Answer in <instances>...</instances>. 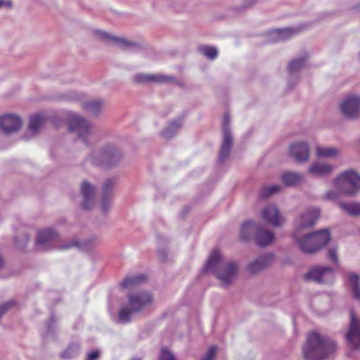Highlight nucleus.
I'll list each match as a JSON object with an SVG mask.
<instances>
[{
	"label": "nucleus",
	"mask_w": 360,
	"mask_h": 360,
	"mask_svg": "<svg viewBox=\"0 0 360 360\" xmlns=\"http://www.w3.org/2000/svg\"><path fill=\"white\" fill-rule=\"evenodd\" d=\"M281 189V186L277 184L265 186L261 191L260 196L262 198H267L271 195L278 193Z\"/></svg>",
	"instance_id": "37"
},
{
	"label": "nucleus",
	"mask_w": 360,
	"mask_h": 360,
	"mask_svg": "<svg viewBox=\"0 0 360 360\" xmlns=\"http://www.w3.org/2000/svg\"><path fill=\"white\" fill-rule=\"evenodd\" d=\"M348 282L354 299L360 300V278L358 274L351 273L348 275Z\"/></svg>",
	"instance_id": "29"
},
{
	"label": "nucleus",
	"mask_w": 360,
	"mask_h": 360,
	"mask_svg": "<svg viewBox=\"0 0 360 360\" xmlns=\"http://www.w3.org/2000/svg\"><path fill=\"white\" fill-rule=\"evenodd\" d=\"M79 349L80 346L79 344L72 343L60 354V358L63 360H70L75 358L78 355Z\"/></svg>",
	"instance_id": "33"
},
{
	"label": "nucleus",
	"mask_w": 360,
	"mask_h": 360,
	"mask_svg": "<svg viewBox=\"0 0 360 360\" xmlns=\"http://www.w3.org/2000/svg\"><path fill=\"white\" fill-rule=\"evenodd\" d=\"M82 98L81 95L76 92H70L65 96V100L67 101H76Z\"/></svg>",
	"instance_id": "49"
},
{
	"label": "nucleus",
	"mask_w": 360,
	"mask_h": 360,
	"mask_svg": "<svg viewBox=\"0 0 360 360\" xmlns=\"http://www.w3.org/2000/svg\"><path fill=\"white\" fill-rule=\"evenodd\" d=\"M160 360H176L174 355L168 349L164 347L161 349Z\"/></svg>",
	"instance_id": "43"
},
{
	"label": "nucleus",
	"mask_w": 360,
	"mask_h": 360,
	"mask_svg": "<svg viewBox=\"0 0 360 360\" xmlns=\"http://www.w3.org/2000/svg\"><path fill=\"white\" fill-rule=\"evenodd\" d=\"M103 104L104 102L102 99H96L84 103L82 108L90 113L98 115L101 112Z\"/></svg>",
	"instance_id": "31"
},
{
	"label": "nucleus",
	"mask_w": 360,
	"mask_h": 360,
	"mask_svg": "<svg viewBox=\"0 0 360 360\" xmlns=\"http://www.w3.org/2000/svg\"><path fill=\"white\" fill-rule=\"evenodd\" d=\"M222 142L218 161L223 164L229 157L233 145V135L231 131V120L228 114L224 115L222 123Z\"/></svg>",
	"instance_id": "10"
},
{
	"label": "nucleus",
	"mask_w": 360,
	"mask_h": 360,
	"mask_svg": "<svg viewBox=\"0 0 360 360\" xmlns=\"http://www.w3.org/2000/svg\"><path fill=\"white\" fill-rule=\"evenodd\" d=\"M259 224L252 221H247L241 225L240 238L242 240H248L251 238L253 234L256 233Z\"/></svg>",
	"instance_id": "25"
},
{
	"label": "nucleus",
	"mask_w": 360,
	"mask_h": 360,
	"mask_svg": "<svg viewBox=\"0 0 360 360\" xmlns=\"http://www.w3.org/2000/svg\"><path fill=\"white\" fill-rule=\"evenodd\" d=\"M274 258L271 252L259 255L247 264L246 271L250 275L258 274L272 264Z\"/></svg>",
	"instance_id": "13"
},
{
	"label": "nucleus",
	"mask_w": 360,
	"mask_h": 360,
	"mask_svg": "<svg viewBox=\"0 0 360 360\" xmlns=\"http://www.w3.org/2000/svg\"><path fill=\"white\" fill-rule=\"evenodd\" d=\"M158 257L160 261L166 262L168 259L167 251L164 249H160L158 252Z\"/></svg>",
	"instance_id": "48"
},
{
	"label": "nucleus",
	"mask_w": 360,
	"mask_h": 360,
	"mask_svg": "<svg viewBox=\"0 0 360 360\" xmlns=\"http://www.w3.org/2000/svg\"><path fill=\"white\" fill-rule=\"evenodd\" d=\"M80 192L82 196V207L85 210H91L95 204L96 187L87 181H82Z\"/></svg>",
	"instance_id": "17"
},
{
	"label": "nucleus",
	"mask_w": 360,
	"mask_h": 360,
	"mask_svg": "<svg viewBox=\"0 0 360 360\" xmlns=\"http://www.w3.org/2000/svg\"><path fill=\"white\" fill-rule=\"evenodd\" d=\"M320 210L318 208L307 209L295 221V230L302 231L304 229L313 226L318 221Z\"/></svg>",
	"instance_id": "12"
},
{
	"label": "nucleus",
	"mask_w": 360,
	"mask_h": 360,
	"mask_svg": "<svg viewBox=\"0 0 360 360\" xmlns=\"http://www.w3.org/2000/svg\"><path fill=\"white\" fill-rule=\"evenodd\" d=\"M150 74H138L133 78L134 82L137 84H148Z\"/></svg>",
	"instance_id": "44"
},
{
	"label": "nucleus",
	"mask_w": 360,
	"mask_h": 360,
	"mask_svg": "<svg viewBox=\"0 0 360 360\" xmlns=\"http://www.w3.org/2000/svg\"><path fill=\"white\" fill-rule=\"evenodd\" d=\"M257 244L260 247H266L274 240V233L258 224L255 236Z\"/></svg>",
	"instance_id": "21"
},
{
	"label": "nucleus",
	"mask_w": 360,
	"mask_h": 360,
	"mask_svg": "<svg viewBox=\"0 0 360 360\" xmlns=\"http://www.w3.org/2000/svg\"><path fill=\"white\" fill-rule=\"evenodd\" d=\"M315 153L316 157L319 158H333L338 157L341 151L339 148L335 147L316 146Z\"/></svg>",
	"instance_id": "24"
},
{
	"label": "nucleus",
	"mask_w": 360,
	"mask_h": 360,
	"mask_svg": "<svg viewBox=\"0 0 360 360\" xmlns=\"http://www.w3.org/2000/svg\"><path fill=\"white\" fill-rule=\"evenodd\" d=\"M340 110L349 118L358 116L360 114V96L352 95L347 97L342 101Z\"/></svg>",
	"instance_id": "15"
},
{
	"label": "nucleus",
	"mask_w": 360,
	"mask_h": 360,
	"mask_svg": "<svg viewBox=\"0 0 360 360\" xmlns=\"http://www.w3.org/2000/svg\"><path fill=\"white\" fill-rule=\"evenodd\" d=\"M334 169V166L330 164L316 161L308 167L307 172L311 176L323 178L330 175Z\"/></svg>",
	"instance_id": "20"
},
{
	"label": "nucleus",
	"mask_w": 360,
	"mask_h": 360,
	"mask_svg": "<svg viewBox=\"0 0 360 360\" xmlns=\"http://www.w3.org/2000/svg\"><path fill=\"white\" fill-rule=\"evenodd\" d=\"M327 191L324 194V198L328 200L337 201L340 197L343 195L339 188Z\"/></svg>",
	"instance_id": "40"
},
{
	"label": "nucleus",
	"mask_w": 360,
	"mask_h": 360,
	"mask_svg": "<svg viewBox=\"0 0 360 360\" xmlns=\"http://www.w3.org/2000/svg\"><path fill=\"white\" fill-rule=\"evenodd\" d=\"M56 321V319H55L54 317H51V323H53V322H55Z\"/></svg>",
	"instance_id": "55"
},
{
	"label": "nucleus",
	"mask_w": 360,
	"mask_h": 360,
	"mask_svg": "<svg viewBox=\"0 0 360 360\" xmlns=\"http://www.w3.org/2000/svg\"><path fill=\"white\" fill-rule=\"evenodd\" d=\"M101 356V352L99 350H94L89 352L87 355L86 360H97Z\"/></svg>",
	"instance_id": "47"
},
{
	"label": "nucleus",
	"mask_w": 360,
	"mask_h": 360,
	"mask_svg": "<svg viewBox=\"0 0 360 360\" xmlns=\"http://www.w3.org/2000/svg\"><path fill=\"white\" fill-rule=\"evenodd\" d=\"M346 340L349 346L354 349H360V320H355L353 314L351 315V321Z\"/></svg>",
	"instance_id": "18"
},
{
	"label": "nucleus",
	"mask_w": 360,
	"mask_h": 360,
	"mask_svg": "<svg viewBox=\"0 0 360 360\" xmlns=\"http://www.w3.org/2000/svg\"><path fill=\"white\" fill-rule=\"evenodd\" d=\"M93 34L95 39L108 45L117 47L123 51H131L139 47V44L134 41L122 37L113 35L101 30H94Z\"/></svg>",
	"instance_id": "8"
},
{
	"label": "nucleus",
	"mask_w": 360,
	"mask_h": 360,
	"mask_svg": "<svg viewBox=\"0 0 360 360\" xmlns=\"http://www.w3.org/2000/svg\"><path fill=\"white\" fill-rule=\"evenodd\" d=\"M146 277L144 275H138L134 276L126 277L120 283L123 289H131L139 283L145 281Z\"/></svg>",
	"instance_id": "32"
},
{
	"label": "nucleus",
	"mask_w": 360,
	"mask_h": 360,
	"mask_svg": "<svg viewBox=\"0 0 360 360\" xmlns=\"http://www.w3.org/2000/svg\"><path fill=\"white\" fill-rule=\"evenodd\" d=\"M339 207L350 216L360 215V202H339Z\"/></svg>",
	"instance_id": "30"
},
{
	"label": "nucleus",
	"mask_w": 360,
	"mask_h": 360,
	"mask_svg": "<svg viewBox=\"0 0 360 360\" xmlns=\"http://www.w3.org/2000/svg\"><path fill=\"white\" fill-rule=\"evenodd\" d=\"M59 238V233L53 229H44L39 231L35 239V245L41 250H49L52 243Z\"/></svg>",
	"instance_id": "14"
},
{
	"label": "nucleus",
	"mask_w": 360,
	"mask_h": 360,
	"mask_svg": "<svg viewBox=\"0 0 360 360\" xmlns=\"http://www.w3.org/2000/svg\"><path fill=\"white\" fill-rule=\"evenodd\" d=\"M297 33V30L292 28L276 29L269 32L268 34L269 41L276 42L288 39Z\"/></svg>",
	"instance_id": "23"
},
{
	"label": "nucleus",
	"mask_w": 360,
	"mask_h": 360,
	"mask_svg": "<svg viewBox=\"0 0 360 360\" xmlns=\"http://www.w3.org/2000/svg\"><path fill=\"white\" fill-rule=\"evenodd\" d=\"M281 179L286 186L295 187L302 184L304 177L300 172L286 171L282 173Z\"/></svg>",
	"instance_id": "22"
},
{
	"label": "nucleus",
	"mask_w": 360,
	"mask_h": 360,
	"mask_svg": "<svg viewBox=\"0 0 360 360\" xmlns=\"http://www.w3.org/2000/svg\"><path fill=\"white\" fill-rule=\"evenodd\" d=\"M217 353V347L212 346L208 349L201 360H214Z\"/></svg>",
	"instance_id": "45"
},
{
	"label": "nucleus",
	"mask_w": 360,
	"mask_h": 360,
	"mask_svg": "<svg viewBox=\"0 0 360 360\" xmlns=\"http://www.w3.org/2000/svg\"><path fill=\"white\" fill-rule=\"evenodd\" d=\"M182 127V121L180 119L174 120L170 122L168 125L162 130L161 135L166 139H170L174 136L179 129Z\"/></svg>",
	"instance_id": "27"
},
{
	"label": "nucleus",
	"mask_w": 360,
	"mask_h": 360,
	"mask_svg": "<svg viewBox=\"0 0 360 360\" xmlns=\"http://www.w3.org/2000/svg\"><path fill=\"white\" fill-rule=\"evenodd\" d=\"M98 243V238L96 236H92L79 242V250L83 251H89L95 248Z\"/></svg>",
	"instance_id": "36"
},
{
	"label": "nucleus",
	"mask_w": 360,
	"mask_h": 360,
	"mask_svg": "<svg viewBox=\"0 0 360 360\" xmlns=\"http://www.w3.org/2000/svg\"><path fill=\"white\" fill-rule=\"evenodd\" d=\"M4 6L10 8L11 6V2L5 0H0V8Z\"/></svg>",
	"instance_id": "51"
},
{
	"label": "nucleus",
	"mask_w": 360,
	"mask_h": 360,
	"mask_svg": "<svg viewBox=\"0 0 360 360\" xmlns=\"http://www.w3.org/2000/svg\"><path fill=\"white\" fill-rule=\"evenodd\" d=\"M292 238L302 252L312 255L319 251L329 243L330 234L327 229L309 233H302V231H294L292 233Z\"/></svg>",
	"instance_id": "4"
},
{
	"label": "nucleus",
	"mask_w": 360,
	"mask_h": 360,
	"mask_svg": "<svg viewBox=\"0 0 360 360\" xmlns=\"http://www.w3.org/2000/svg\"><path fill=\"white\" fill-rule=\"evenodd\" d=\"M308 58L309 55L305 52L302 53L300 57L292 60L288 66V72L293 74L304 68L307 65V62Z\"/></svg>",
	"instance_id": "26"
},
{
	"label": "nucleus",
	"mask_w": 360,
	"mask_h": 360,
	"mask_svg": "<svg viewBox=\"0 0 360 360\" xmlns=\"http://www.w3.org/2000/svg\"><path fill=\"white\" fill-rule=\"evenodd\" d=\"M48 328H49V330H51V325L50 324H49Z\"/></svg>",
	"instance_id": "56"
},
{
	"label": "nucleus",
	"mask_w": 360,
	"mask_h": 360,
	"mask_svg": "<svg viewBox=\"0 0 360 360\" xmlns=\"http://www.w3.org/2000/svg\"><path fill=\"white\" fill-rule=\"evenodd\" d=\"M261 215L266 222L276 227L281 226L285 221L281 215L278 207L274 204H269L264 207Z\"/></svg>",
	"instance_id": "16"
},
{
	"label": "nucleus",
	"mask_w": 360,
	"mask_h": 360,
	"mask_svg": "<svg viewBox=\"0 0 360 360\" xmlns=\"http://www.w3.org/2000/svg\"><path fill=\"white\" fill-rule=\"evenodd\" d=\"M239 264L235 261L224 262L221 252L214 250L203 267L205 273L213 274L222 288H228L235 281L239 272Z\"/></svg>",
	"instance_id": "1"
},
{
	"label": "nucleus",
	"mask_w": 360,
	"mask_h": 360,
	"mask_svg": "<svg viewBox=\"0 0 360 360\" xmlns=\"http://www.w3.org/2000/svg\"><path fill=\"white\" fill-rule=\"evenodd\" d=\"M303 278L318 284H331L335 278L334 269L328 266H316L309 269L303 275Z\"/></svg>",
	"instance_id": "9"
},
{
	"label": "nucleus",
	"mask_w": 360,
	"mask_h": 360,
	"mask_svg": "<svg viewBox=\"0 0 360 360\" xmlns=\"http://www.w3.org/2000/svg\"><path fill=\"white\" fill-rule=\"evenodd\" d=\"M4 265V261H3V259L1 257V256L0 255V268H1Z\"/></svg>",
	"instance_id": "52"
},
{
	"label": "nucleus",
	"mask_w": 360,
	"mask_h": 360,
	"mask_svg": "<svg viewBox=\"0 0 360 360\" xmlns=\"http://www.w3.org/2000/svg\"><path fill=\"white\" fill-rule=\"evenodd\" d=\"M79 249V242L77 240H72L70 241L65 242L58 246V249L60 250H66L71 248Z\"/></svg>",
	"instance_id": "42"
},
{
	"label": "nucleus",
	"mask_w": 360,
	"mask_h": 360,
	"mask_svg": "<svg viewBox=\"0 0 360 360\" xmlns=\"http://www.w3.org/2000/svg\"><path fill=\"white\" fill-rule=\"evenodd\" d=\"M290 155L298 162H305L309 159V148L305 142H297L290 145Z\"/></svg>",
	"instance_id": "19"
},
{
	"label": "nucleus",
	"mask_w": 360,
	"mask_h": 360,
	"mask_svg": "<svg viewBox=\"0 0 360 360\" xmlns=\"http://www.w3.org/2000/svg\"><path fill=\"white\" fill-rule=\"evenodd\" d=\"M336 348V342L330 338L318 332H311L302 347L303 358L304 360H323L333 354Z\"/></svg>",
	"instance_id": "2"
},
{
	"label": "nucleus",
	"mask_w": 360,
	"mask_h": 360,
	"mask_svg": "<svg viewBox=\"0 0 360 360\" xmlns=\"http://www.w3.org/2000/svg\"><path fill=\"white\" fill-rule=\"evenodd\" d=\"M115 184V180L111 179H106L102 185L101 196L112 198Z\"/></svg>",
	"instance_id": "35"
},
{
	"label": "nucleus",
	"mask_w": 360,
	"mask_h": 360,
	"mask_svg": "<svg viewBox=\"0 0 360 360\" xmlns=\"http://www.w3.org/2000/svg\"><path fill=\"white\" fill-rule=\"evenodd\" d=\"M328 258L334 263L338 264V257L337 255V249L335 248H332L328 251Z\"/></svg>",
	"instance_id": "46"
},
{
	"label": "nucleus",
	"mask_w": 360,
	"mask_h": 360,
	"mask_svg": "<svg viewBox=\"0 0 360 360\" xmlns=\"http://www.w3.org/2000/svg\"><path fill=\"white\" fill-rule=\"evenodd\" d=\"M357 12H360V3L355 7Z\"/></svg>",
	"instance_id": "53"
},
{
	"label": "nucleus",
	"mask_w": 360,
	"mask_h": 360,
	"mask_svg": "<svg viewBox=\"0 0 360 360\" xmlns=\"http://www.w3.org/2000/svg\"><path fill=\"white\" fill-rule=\"evenodd\" d=\"M22 126L21 117L15 114H4L0 116V133L11 135L20 131Z\"/></svg>",
	"instance_id": "11"
},
{
	"label": "nucleus",
	"mask_w": 360,
	"mask_h": 360,
	"mask_svg": "<svg viewBox=\"0 0 360 360\" xmlns=\"http://www.w3.org/2000/svg\"><path fill=\"white\" fill-rule=\"evenodd\" d=\"M333 185L344 195L355 196L360 192V175L353 170L345 171L336 177Z\"/></svg>",
	"instance_id": "6"
},
{
	"label": "nucleus",
	"mask_w": 360,
	"mask_h": 360,
	"mask_svg": "<svg viewBox=\"0 0 360 360\" xmlns=\"http://www.w3.org/2000/svg\"><path fill=\"white\" fill-rule=\"evenodd\" d=\"M70 131L75 132L86 145H90V139L94 134L93 125L84 117L70 113L68 117Z\"/></svg>",
	"instance_id": "7"
},
{
	"label": "nucleus",
	"mask_w": 360,
	"mask_h": 360,
	"mask_svg": "<svg viewBox=\"0 0 360 360\" xmlns=\"http://www.w3.org/2000/svg\"><path fill=\"white\" fill-rule=\"evenodd\" d=\"M149 83H175L177 79L174 76L165 75H151L150 74Z\"/></svg>",
	"instance_id": "34"
},
{
	"label": "nucleus",
	"mask_w": 360,
	"mask_h": 360,
	"mask_svg": "<svg viewBox=\"0 0 360 360\" xmlns=\"http://www.w3.org/2000/svg\"><path fill=\"white\" fill-rule=\"evenodd\" d=\"M46 122V117L41 114H37L30 117L28 131L32 135L37 134Z\"/></svg>",
	"instance_id": "28"
},
{
	"label": "nucleus",
	"mask_w": 360,
	"mask_h": 360,
	"mask_svg": "<svg viewBox=\"0 0 360 360\" xmlns=\"http://www.w3.org/2000/svg\"><path fill=\"white\" fill-rule=\"evenodd\" d=\"M257 0H244L243 6L245 8L251 7L256 3Z\"/></svg>",
	"instance_id": "50"
},
{
	"label": "nucleus",
	"mask_w": 360,
	"mask_h": 360,
	"mask_svg": "<svg viewBox=\"0 0 360 360\" xmlns=\"http://www.w3.org/2000/svg\"><path fill=\"white\" fill-rule=\"evenodd\" d=\"M127 298V303L121 306L117 314V322L122 324L129 323L134 314L141 313L153 303V297L148 291L129 294Z\"/></svg>",
	"instance_id": "3"
},
{
	"label": "nucleus",
	"mask_w": 360,
	"mask_h": 360,
	"mask_svg": "<svg viewBox=\"0 0 360 360\" xmlns=\"http://www.w3.org/2000/svg\"><path fill=\"white\" fill-rule=\"evenodd\" d=\"M30 240V234L27 231H23L22 236L17 234L15 237V243L20 248H25Z\"/></svg>",
	"instance_id": "38"
},
{
	"label": "nucleus",
	"mask_w": 360,
	"mask_h": 360,
	"mask_svg": "<svg viewBox=\"0 0 360 360\" xmlns=\"http://www.w3.org/2000/svg\"><path fill=\"white\" fill-rule=\"evenodd\" d=\"M112 205V198L101 196V207L103 213L109 212Z\"/></svg>",
	"instance_id": "41"
},
{
	"label": "nucleus",
	"mask_w": 360,
	"mask_h": 360,
	"mask_svg": "<svg viewBox=\"0 0 360 360\" xmlns=\"http://www.w3.org/2000/svg\"><path fill=\"white\" fill-rule=\"evenodd\" d=\"M130 360H141V359L138 357H133Z\"/></svg>",
	"instance_id": "54"
},
{
	"label": "nucleus",
	"mask_w": 360,
	"mask_h": 360,
	"mask_svg": "<svg viewBox=\"0 0 360 360\" xmlns=\"http://www.w3.org/2000/svg\"><path fill=\"white\" fill-rule=\"evenodd\" d=\"M122 153L120 149L112 145H108L93 151L88 157L89 161L96 166L110 167L118 165L122 160Z\"/></svg>",
	"instance_id": "5"
},
{
	"label": "nucleus",
	"mask_w": 360,
	"mask_h": 360,
	"mask_svg": "<svg viewBox=\"0 0 360 360\" xmlns=\"http://www.w3.org/2000/svg\"><path fill=\"white\" fill-rule=\"evenodd\" d=\"M200 51L202 55L210 60L214 59L218 54L217 48L214 46H202L200 49Z\"/></svg>",
	"instance_id": "39"
}]
</instances>
